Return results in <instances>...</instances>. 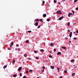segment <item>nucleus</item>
I'll return each instance as SVG.
<instances>
[{"mask_svg":"<svg viewBox=\"0 0 78 78\" xmlns=\"http://www.w3.org/2000/svg\"><path fill=\"white\" fill-rule=\"evenodd\" d=\"M69 14H70V15H72V14H72V13H69Z\"/></svg>","mask_w":78,"mask_h":78,"instance_id":"obj_29","label":"nucleus"},{"mask_svg":"<svg viewBox=\"0 0 78 78\" xmlns=\"http://www.w3.org/2000/svg\"><path fill=\"white\" fill-rule=\"evenodd\" d=\"M49 58H52V56L51 55H49Z\"/></svg>","mask_w":78,"mask_h":78,"instance_id":"obj_34","label":"nucleus"},{"mask_svg":"<svg viewBox=\"0 0 78 78\" xmlns=\"http://www.w3.org/2000/svg\"><path fill=\"white\" fill-rule=\"evenodd\" d=\"M73 39H74V40H76V38L74 37L73 38Z\"/></svg>","mask_w":78,"mask_h":78,"instance_id":"obj_30","label":"nucleus"},{"mask_svg":"<svg viewBox=\"0 0 78 78\" xmlns=\"http://www.w3.org/2000/svg\"><path fill=\"white\" fill-rule=\"evenodd\" d=\"M60 63H62V62H60Z\"/></svg>","mask_w":78,"mask_h":78,"instance_id":"obj_64","label":"nucleus"},{"mask_svg":"<svg viewBox=\"0 0 78 78\" xmlns=\"http://www.w3.org/2000/svg\"><path fill=\"white\" fill-rule=\"evenodd\" d=\"M69 42L70 43V44H71V41H69Z\"/></svg>","mask_w":78,"mask_h":78,"instance_id":"obj_54","label":"nucleus"},{"mask_svg":"<svg viewBox=\"0 0 78 78\" xmlns=\"http://www.w3.org/2000/svg\"><path fill=\"white\" fill-rule=\"evenodd\" d=\"M54 51H56V49H55V48L54 49Z\"/></svg>","mask_w":78,"mask_h":78,"instance_id":"obj_40","label":"nucleus"},{"mask_svg":"<svg viewBox=\"0 0 78 78\" xmlns=\"http://www.w3.org/2000/svg\"><path fill=\"white\" fill-rule=\"evenodd\" d=\"M13 63H15V60H14V59L13 60Z\"/></svg>","mask_w":78,"mask_h":78,"instance_id":"obj_26","label":"nucleus"},{"mask_svg":"<svg viewBox=\"0 0 78 78\" xmlns=\"http://www.w3.org/2000/svg\"><path fill=\"white\" fill-rule=\"evenodd\" d=\"M35 21H36V22H39V19H37L35 20Z\"/></svg>","mask_w":78,"mask_h":78,"instance_id":"obj_15","label":"nucleus"},{"mask_svg":"<svg viewBox=\"0 0 78 78\" xmlns=\"http://www.w3.org/2000/svg\"><path fill=\"white\" fill-rule=\"evenodd\" d=\"M65 39H67V38L66 37L65 38Z\"/></svg>","mask_w":78,"mask_h":78,"instance_id":"obj_52","label":"nucleus"},{"mask_svg":"<svg viewBox=\"0 0 78 78\" xmlns=\"http://www.w3.org/2000/svg\"><path fill=\"white\" fill-rule=\"evenodd\" d=\"M76 33V32H73V33Z\"/></svg>","mask_w":78,"mask_h":78,"instance_id":"obj_61","label":"nucleus"},{"mask_svg":"<svg viewBox=\"0 0 78 78\" xmlns=\"http://www.w3.org/2000/svg\"><path fill=\"white\" fill-rule=\"evenodd\" d=\"M70 27H72V26H71Z\"/></svg>","mask_w":78,"mask_h":78,"instance_id":"obj_62","label":"nucleus"},{"mask_svg":"<svg viewBox=\"0 0 78 78\" xmlns=\"http://www.w3.org/2000/svg\"><path fill=\"white\" fill-rule=\"evenodd\" d=\"M22 69V67H20L18 69V70L19 72H20V70Z\"/></svg>","mask_w":78,"mask_h":78,"instance_id":"obj_3","label":"nucleus"},{"mask_svg":"<svg viewBox=\"0 0 78 78\" xmlns=\"http://www.w3.org/2000/svg\"><path fill=\"white\" fill-rule=\"evenodd\" d=\"M26 43H28L29 42V41L28 40H27L25 42Z\"/></svg>","mask_w":78,"mask_h":78,"instance_id":"obj_20","label":"nucleus"},{"mask_svg":"<svg viewBox=\"0 0 78 78\" xmlns=\"http://www.w3.org/2000/svg\"><path fill=\"white\" fill-rule=\"evenodd\" d=\"M73 75L74 74H73V73L72 74V75L73 76H74V75Z\"/></svg>","mask_w":78,"mask_h":78,"instance_id":"obj_46","label":"nucleus"},{"mask_svg":"<svg viewBox=\"0 0 78 78\" xmlns=\"http://www.w3.org/2000/svg\"><path fill=\"white\" fill-rule=\"evenodd\" d=\"M13 77H16L17 76V75L16 74H14L13 76Z\"/></svg>","mask_w":78,"mask_h":78,"instance_id":"obj_10","label":"nucleus"},{"mask_svg":"<svg viewBox=\"0 0 78 78\" xmlns=\"http://www.w3.org/2000/svg\"><path fill=\"white\" fill-rule=\"evenodd\" d=\"M15 50H17V48H16L15 49Z\"/></svg>","mask_w":78,"mask_h":78,"instance_id":"obj_55","label":"nucleus"},{"mask_svg":"<svg viewBox=\"0 0 78 78\" xmlns=\"http://www.w3.org/2000/svg\"><path fill=\"white\" fill-rule=\"evenodd\" d=\"M73 61H75V60L74 59H72V60H71V62H73Z\"/></svg>","mask_w":78,"mask_h":78,"instance_id":"obj_17","label":"nucleus"},{"mask_svg":"<svg viewBox=\"0 0 78 78\" xmlns=\"http://www.w3.org/2000/svg\"><path fill=\"white\" fill-rule=\"evenodd\" d=\"M18 51H20V49H18Z\"/></svg>","mask_w":78,"mask_h":78,"instance_id":"obj_36","label":"nucleus"},{"mask_svg":"<svg viewBox=\"0 0 78 78\" xmlns=\"http://www.w3.org/2000/svg\"><path fill=\"white\" fill-rule=\"evenodd\" d=\"M42 3H43V4H44V3H45V1H43L42 2Z\"/></svg>","mask_w":78,"mask_h":78,"instance_id":"obj_35","label":"nucleus"},{"mask_svg":"<svg viewBox=\"0 0 78 78\" xmlns=\"http://www.w3.org/2000/svg\"><path fill=\"white\" fill-rule=\"evenodd\" d=\"M40 51L41 52H44V49H40Z\"/></svg>","mask_w":78,"mask_h":78,"instance_id":"obj_8","label":"nucleus"},{"mask_svg":"<svg viewBox=\"0 0 78 78\" xmlns=\"http://www.w3.org/2000/svg\"><path fill=\"white\" fill-rule=\"evenodd\" d=\"M69 25H70V22H68L67 24V26L68 27L69 26Z\"/></svg>","mask_w":78,"mask_h":78,"instance_id":"obj_13","label":"nucleus"},{"mask_svg":"<svg viewBox=\"0 0 78 78\" xmlns=\"http://www.w3.org/2000/svg\"><path fill=\"white\" fill-rule=\"evenodd\" d=\"M40 27H41V26H39L37 27V28H40Z\"/></svg>","mask_w":78,"mask_h":78,"instance_id":"obj_31","label":"nucleus"},{"mask_svg":"<svg viewBox=\"0 0 78 78\" xmlns=\"http://www.w3.org/2000/svg\"><path fill=\"white\" fill-rule=\"evenodd\" d=\"M20 76H22V73H20Z\"/></svg>","mask_w":78,"mask_h":78,"instance_id":"obj_33","label":"nucleus"},{"mask_svg":"<svg viewBox=\"0 0 78 78\" xmlns=\"http://www.w3.org/2000/svg\"><path fill=\"white\" fill-rule=\"evenodd\" d=\"M33 71L31 69H30L29 70V72H33Z\"/></svg>","mask_w":78,"mask_h":78,"instance_id":"obj_18","label":"nucleus"},{"mask_svg":"<svg viewBox=\"0 0 78 78\" xmlns=\"http://www.w3.org/2000/svg\"><path fill=\"white\" fill-rule=\"evenodd\" d=\"M72 12H73V14H74V11H73V10H72Z\"/></svg>","mask_w":78,"mask_h":78,"instance_id":"obj_41","label":"nucleus"},{"mask_svg":"<svg viewBox=\"0 0 78 78\" xmlns=\"http://www.w3.org/2000/svg\"><path fill=\"white\" fill-rule=\"evenodd\" d=\"M77 1H78V0H75L74 1V3L76 2Z\"/></svg>","mask_w":78,"mask_h":78,"instance_id":"obj_28","label":"nucleus"},{"mask_svg":"<svg viewBox=\"0 0 78 78\" xmlns=\"http://www.w3.org/2000/svg\"><path fill=\"white\" fill-rule=\"evenodd\" d=\"M48 27H49V28H50V26H48Z\"/></svg>","mask_w":78,"mask_h":78,"instance_id":"obj_60","label":"nucleus"},{"mask_svg":"<svg viewBox=\"0 0 78 78\" xmlns=\"http://www.w3.org/2000/svg\"><path fill=\"white\" fill-rule=\"evenodd\" d=\"M73 73V74H74V75H75V73Z\"/></svg>","mask_w":78,"mask_h":78,"instance_id":"obj_58","label":"nucleus"},{"mask_svg":"<svg viewBox=\"0 0 78 78\" xmlns=\"http://www.w3.org/2000/svg\"><path fill=\"white\" fill-rule=\"evenodd\" d=\"M51 68L52 69H55V67H54L53 66H51Z\"/></svg>","mask_w":78,"mask_h":78,"instance_id":"obj_6","label":"nucleus"},{"mask_svg":"<svg viewBox=\"0 0 78 78\" xmlns=\"http://www.w3.org/2000/svg\"><path fill=\"white\" fill-rule=\"evenodd\" d=\"M40 21H41V22H42V20L41 19H40Z\"/></svg>","mask_w":78,"mask_h":78,"instance_id":"obj_49","label":"nucleus"},{"mask_svg":"<svg viewBox=\"0 0 78 78\" xmlns=\"http://www.w3.org/2000/svg\"><path fill=\"white\" fill-rule=\"evenodd\" d=\"M68 32H70V30H69V29H68Z\"/></svg>","mask_w":78,"mask_h":78,"instance_id":"obj_43","label":"nucleus"},{"mask_svg":"<svg viewBox=\"0 0 78 78\" xmlns=\"http://www.w3.org/2000/svg\"><path fill=\"white\" fill-rule=\"evenodd\" d=\"M27 59H30V60H31V58H28Z\"/></svg>","mask_w":78,"mask_h":78,"instance_id":"obj_42","label":"nucleus"},{"mask_svg":"<svg viewBox=\"0 0 78 78\" xmlns=\"http://www.w3.org/2000/svg\"><path fill=\"white\" fill-rule=\"evenodd\" d=\"M68 17H70V15L69 14V15H68Z\"/></svg>","mask_w":78,"mask_h":78,"instance_id":"obj_44","label":"nucleus"},{"mask_svg":"<svg viewBox=\"0 0 78 78\" xmlns=\"http://www.w3.org/2000/svg\"><path fill=\"white\" fill-rule=\"evenodd\" d=\"M50 44L51 46H52V45H53V44L52 43H51Z\"/></svg>","mask_w":78,"mask_h":78,"instance_id":"obj_19","label":"nucleus"},{"mask_svg":"<svg viewBox=\"0 0 78 78\" xmlns=\"http://www.w3.org/2000/svg\"><path fill=\"white\" fill-rule=\"evenodd\" d=\"M43 16L44 17H45L47 16V15L45 14H44L43 15Z\"/></svg>","mask_w":78,"mask_h":78,"instance_id":"obj_7","label":"nucleus"},{"mask_svg":"<svg viewBox=\"0 0 78 78\" xmlns=\"http://www.w3.org/2000/svg\"><path fill=\"white\" fill-rule=\"evenodd\" d=\"M8 50H11V49L9 48H8Z\"/></svg>","mask_w":78,"mask_h":78,"instance_id":"obj_48","label":"nucleus"},{"mask_svg":"<svg viewBox=\"0 0 78 78\" xmlns=\"http://www.w3.org/2000/svg\"><path fill=\"white\" fill-rule=\"evenodd\" d=\"M54 3H56V2H57L55 0H54Z\"/></svg>","mask_w":78,"mask_h":78,"instance_id":"obj_27","label":"nucleus"},{"mask_svg":"<svg viewBox=\"0 0 78 78\" xmlns=\"http://www.w3.org/2000/svg\"><path fill=\"white\" fill-rule=\"evenodd\" d=\"M34 53H37V51H34Z\"/></svg>","mask_w":78,"mask_h":78,"instance_id":"obj_24","label":"nucleus"},{"mask_svg":"<svg viewBox=\"0 0 78 78\" xmlns=\"http://www.w3.org/2000/svg\"><path fill=\"white\" fill-rule=\"evenodd\" d=\"M47 21H50V19L49 18H48L47 19Z\"/></svg>","mask_w":78,"mask_h":78,"instance_id":"obj_22","label":"nucleus"},{"mask_svg":"<svg viewBox=\"0 0 78 78\" xmlns=\"http://www.w3.org/2000/svg\"><path fill=\"white\" fill-rule=\"evenodd\" d=\"M11 44L12 46L13 45H14V43H13V42H12Z\"/></svg>","mask_w":78,"mask_h":78,"instance_id":"obj_12","label":"nucleus"},{"mask_svg":"<svg viewBox=\"0 0 78 78\" xmlns=\"http://www.w3.org/2000/svg\"><path fill=\"white\" fill-rule=\"evenodd\" d=\"M16 46L17 47H19V44H16Z\"/></svg>","mask_w":78,"mask_h":78,"instance_id":"obj_50","label":"nucleus"},{"mask_svg":"<svg viewBox=\"0 0 78 78\" xmlns=\"http://www.w3.org/2000/svg\"><path fill=\"white\" fill-rule=\"evenodd\" d=\"M6 67H7V65H6L4 66L3 67L4 69H5V68H6Z\"/></svg>","mask_w":78,"mask_h":78,"instance_id":"obj_11","label":"nucleus"},{"mask_svg":"<svg viewBox=\"0 0 78 78\" xmlns=\"http://www.w3.org/2000/svg\"><path fill=\"white\" fill-rule=\"evenodd\" d=\"M62 1H66V0H62Z\"/></svg>","mask_w":78,"mask_h":78,"instance_id":"obj_59","label":"nucleus"},{"mask_svg":"<svg viewBox=\"0 0 78 78\" xmlns=\"http://www.w3.org/2000/svg\"><path fill=\"white\" fill-rule=\"evenodd\" d=\"M57 55H61V53L60 52H58L57 53Z\"/></svg>","mask_w":78,"mask_h":78,"instance_id":"obj_5","label":"nucleus"},{"mask_svg":"<svg viewBox=\"0 0 78 78\" xmlns=\"http://www.w3.org/2000/svg\"><path fill=\"white\" fill-rule=\"evenodd\" d=\"M36 59H39V57H36Z\"/></svg>","mask_w":78,"mask_h":78,"instance_id":"obj_25","label":"nucleus"},{"mask_svg":"<svg viewBox=\"0 0 78 78\" xmlns=\"http://www.w3.org/2000/svg\"><path fill=\"white\" fill-rule=\"evenodd\" d=\"M28 33H31V30L28 31Z\"/></svg>","mask_w":78,"mask_h":78,"instance_id":"obj_32","label":"nucleus"},{"mask_svg":"<svg viewBox=\"0 0 78 78\" xmlns=\"http://www.w3.org/2000/svg\"><path fill=\"white\" fill-rule=\"evenodd\" d=\"M58 4H61V3L60 2H58Z\"/></svg>","mask_w":78,"mask_h":78,"instance_id":"obj_57","label":"nucleus"},{"mask_svg":"<svg viewBox=\"0 0 78 78\" xmlns=\"http://www.w3.org/2000/svg\"><path fill=\"white\" fill-rule=\"evenodd\" d=\"M62 78V76H60V78Z\"/></svg>","mask_w":78,"mask_h":78,"instance_id":"obj_53","label":"nucleus"},{"mask_svg":"<svg viewBox=\"0 0 78 78\" xmlns=\"http://www.w3.org/2000/svg\"><path fill=\"white\" fill-rule=\"evenodd\" d=\"M43 69H45V67L43 66Z\"/></svg>","mask_w":78,"mask_h":78,"instance_id":"obj_47","label":"nucleus"},{"mask_svg":"<svg viewBox=\"0 0 78 78\" xmlns=\"http://www.w3.org/2000/svg\"><path fill=\"white\" fill-rule=\"evenodd\" d=\"M24 56L25 57H27V54H24Z\"/></svg>","mask_w":78,"mask_h":78,"instance_id":"obj_14","label":"nucleus"},{"mask_svg":"<svg viewBox=\"0 0 78 78\" xmlns=\"http://www.w3.org/2000/svg\"><path fill=\"white\" fill-rule=\"evenodd\" d=\"M23 78H27V77L26 76H24Z\"/></svg>","mask_w":78,"mask_h":78,"instance_id":"obj_37","label":"nucleus"},{"mask_svg":"<svg viewBox=\"0 0 78 78\" xmlns=\"http://www.w3.org/2000/svg\"><path fill=\"white\" fill-rule=\"evenodd\" d=\"M42 72H44V70L43 69L42 70Z\"/></svg>","mask_w":78,"mask_h":78,"instance_id":"obj_45","label":"nucleus"},{"mask_svg":"<svg viewBox=\"0 0 78 78\" xmlns=\"http://www.w3.org/2000/svg\"><path fill=\"white\" fill-rule=\"evenodd\" d=\"M62 48H63V49H66V47H62Z\"/></svg>","mask_w":78,"mask_h":78,"instance_id":"obj_16","label":"nucleus"},{"mask_svg":"<svg viewBox=\"0 0 78 78\" xmlns=\"http://www.w3.org/2000/svg\"><path fill=\"white\" fill-rule=\"evenodd\" d=\"M57 69H58V72H59V70L60 69H59V68L58 67L57 68Z\"/></svg>","mask_w":78,"mask_h":78,"instance_id":"obj_21","label":"nucleus"},{"mask_svg":"<svg viewBox=\"0 0 78 78\" xmlns=\"http://www.w3.org/2000/svg\"><path fill=\"white\" fill-rule=\"evenodd\" d=\"M64 72H65V73H67V71H66V70H65Z\"/></svg>","mask_w":78,"mask_h":78,"instance_id":"obj_23","label":"nucleus"},{"mask_svg":"<svg viewBox=\"0 0 78 78\" xmlns=\"http://www.w3.org/2000/svg\"><path fill=\"white\" fill-rule=\"evenodd\" d=\"M35 25L36 26H38V23H37V22H36V23H35Z\"/></svg>","mask_w":78,"mask_h":78,"instance_id":"obj_9","label":"nucleus"},{"mask_svg":"<svg viewBox=\"0 0 78 78\" xmlns=\"http://www.w3.org/2000/svg\"><path fill=\"white\" fill-rule=\"evenodd\" d=\"M72 32H70V34H69L70 37H72Z\"/></svg>","mask_w":78,"mask_h":78,"instance_id":"obj_2","label":"nucleus"},{"mask_svg":"<svg viewBox=\"0 0 78 78\" xmlns=\"http://www.w3.org/2000/svg\"><path fill=\"white\" fill-rule=\"evenodd\" d=\"M49 53H51V51H50V52H49Z\"/></svg>","mask_w":78,"mask_h":78,"instance_id":"obj_63","label":"nucleus"},{"mask_svg":"<svg viewBox=\"0 0 78 78\" xmlns=\"http://www.w3.org/2000/svg\"><path fill=\"white\" fill-rule=\"evenodd\" d=\"M76 33H78V30L76 31Z\"/></svg>","mask_w":78,"mask_h":78,"instance_id":"obj_51","label":"nucleus"},{"mask_svg":"<svg viewBox=\"0 0 78 78\" xmlns=\"http://www.w3.org/2000/svg\"><path fill=\"white\" fill-rule=\"evenodd\" d=\"M76 10H78V7H76Z\"/></svg>","mask_w":78,"mask_h":78,"instance_id":"obj_38","label":"nucleus"},{"mask_svg":"<svg viewBox=\"0 0 78 78\" xmlns=\"http://www.w3.org/2000/svg\"><path fill=\"white\" fill-rule=\"evenodd\" d=\"M57 14H62V13L60 11H58L57 12Z\"/></svg>","mask_w":78,"mask_h":78,"instance_id":"obj_1","label":"nucleus"},{"mask_svg":"<svg viewBox=\"0 0 78 78\" xmlns=\"http://www.w3.org/2000/svg\"><path fill=\"white\" fill-rule=\"evenodd\" d=\"M26 72L27 73H28V71H27Z\"/></svg>","mask_w":78,"mask_h":78,"instance_id":"obj_39","label":"nucleus"},{"mask_svg":"<svg viewBox=\"0 0 78 78\" xmlns=\"http://www.w3.org/2000/svg\"><path fill=\"white\" fill-rule=\"evenodd\" d=\"M63 19V16H62L61 17H59V18L58 19L59 20H62Z\"/></svg>","mask_w":78,"mask_h":78,"instance_id":"obj_4","label":"nucleus"},{"mask_svg":"<svg viewBox=\"0 0 78 78\" xmlns=\"http://www.w3.org/2000/svg\"><path fill=\"white\" fill-rule=\"evenodd\" d=\"M76 20H78V18H76Z\"/></svg>","mask_w":78,"mask_h":78,"instance_id":"obj_56","label":"nucleus"}]
</instances>
